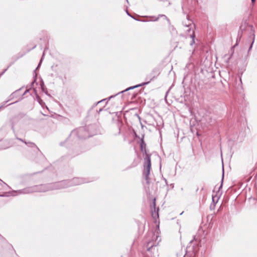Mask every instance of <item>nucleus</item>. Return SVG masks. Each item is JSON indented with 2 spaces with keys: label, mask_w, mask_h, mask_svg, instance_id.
<instances>
[{
  "label": "nucleus",
  "mask_w": 257,
  "mask_h": 257,
  "mask_svg": "<svg viewBox=\"0 0 257 257\" xmlns=\"http://www.w3.org/2000/svg\"><path fill=\"white\" fill-rule=\"evenodd\" d=\"M88 134L86 126L72 131L65 141L60 143V146H65L68 149L67 155L62 158L70 159L80 154L82 152L80 147L76 144V142L78 140L89 138V135Z\"/></svg>",
  "instance_id": "nucleus-1"
},
{
  "label": "nucleus",
  "mask_w": 257,
  "mask_h": 257,
  "mask_svg": "<svg viewBox=\"0 0 257 257\" xmlns=\"http://www.w3.org/2000/svg\"><path fill=\"white\" fill-rule=\"evenodd\" d=\"M49 191H52L51 183L42 184L17 190V195L21 194L32 193L37 192H45Z\"/></svg>",
  "instance_id": "nucleus-2"
},
{
  "label": "nucleus",
  "mask_w": 257,
  "mask_h": 257,
  "mask_svg": "<svg viewBox=\"0 0 257 257\" xmlns=\"http://www.w3.org/2000/svg\"><path fill=\"white\" fill-rule=\"evenodd\" d=\"M155 72V70H154L152 72V73H151L150 75H149L147 78H146V79H148V78H149V80L147 81V82H143L142 83H140V84H137V85H134V86H130L127 88H126L125 90H122V91H121L119 92H118L116 95H119L120 94H122V93H123L125 92H127V91L128 90H133L136 88H137V87H140V86H144V85H147L151 81H152V80H153L156 77V75H155V74H153V73H154Z\"/></svg>",
  "instance_id": "nucleus-3"
},
{
  "label": "nucleus",
  "mask_w": 257,
  "mask_h": 257,
  "mask_svg": "<svg viewBox=\"0 0 257 257\" xmlns=\"http://www.w3.org/2000/svg\"><path fill=\"white\" fill-rule=\"evenodd\" d=\"M144 157L145 162L144 164V170L145 171L146 175H149L150 174V171L151 169V154L148 153L143 155Z\"/></svg>",
  "instance_id": "nucleus-4"
},
{
  "label": "nucleus",
  "mask_w": 257,
  "mask_h": 257,
  "mask_svg": "<svg viewBox=\"0 0 257 257\" xmlns=\"http://www.w3.org/2000/svg\"><path fill=\"white\" fill-rule=\"evenodd\" d=\"M67 182L69 188L74 186L79 185L89 181H87L85 178L75 177L71 179H67Z\"/></svg>",
  "instance_id": "nucleus-5"
},
{
  "label": "nucleus",
  "mask_w": 257,
  "mask_h": 257,
  "mask_svg": "<svg viewBox=\"0 0 257 257\" xmlns=\"http://www.w3.org/2000/svg\"><path fill=\"white\" fill-rule=\"evenodd\" d=\"M51 183L52 191L68 188L67 180H64L61 181H58Z\"/></svg>",
  "instance_id": "nucleus-6"
},
{
  "label": "nucleus",
  "mask_w": 257,
  "mask_h": 257,
  "mask_svg": "<svg viewBox=\"0 0 257 257\" xmlns=\"http://www.w3.org/2000/svg\"><path fill=\"white\" fill-rule=\"evenodd\" d=\"M87 128L89 138L92 137L95 135H96L99 133V127L97 124H91L88 125H86Z\"/></svg>",
  "instance_id": "nucleus-7"
},
{
  "label": "nucleus",
  "mask_w": 257,
  "mask_h": 257,
  "mask_svg": "<svg viewBox=\"0 0 257 257\" xmlns=\"http://www.w3.org/2000/svg\"><path fill=\"white\" fill-rule=\"evenodd\" d=\"M153 240L147 242L146 244L145 245L147 250L152 252V249L154 248V247H156L158 243L156 242V240L157 239L158 236L157 235H155V234H154V236L152 237Z\"/></svg>",
  "instance_id": "nucleus-8"
},
{
  "label": "nucleus",
  "mask_w": 257,
  "mask_h": 257,
  "mask_svg": "<svg viewBox=\"0 0 257 257\" xmlns=\"http://www.w3.org/2000/svg\"><path fill=\"white\" fill-rule=\"evenodd\" d=\"M255 39V35H254V30L251 31L249 33V34L248 36V41L249 42V48L248 50V53L251 50L252 48L253 44L254 42Z\"/></svg>",
  "instance_id": "nucleus-9"
},
{
  "label": "nucleus",
  "mask_w": 257,
  "mask_h": 257,
  "mask_svg": "<svg viewBox=\"0 0 257 257\" xmlns=\"http://www.w3.org/2000/svg\"><path fill=\"white\" fill-rule=\"evenodd\" d=\"M44 55H45V51L43 52L42 58H41L37 68L34 70V77H33V80L31 82V88L33 87V86L34 85L35 83H36V84H38V83L36 82L37 78V74H36V72L37 70L38 69H39V68L40 67V66L41 65V63L43 61V59L44 56Z\"/></svg>",
  "instance_id": "nucleus-10"
},
{
  "label": "nucleus",
  "mask_w": 257,
  "mask_h": 257,
  "mask_svg": "<svg viewBox=\"0 0 257 257\" xmlns=\"http://www.w3.org/2000/svg\"><path fill=\"white\" fill-rule=\"evenodd\" d=\"M144 135H142V137L140 140V150L143 153V155L148 154V150L146 149V144L144 141Z\"/></svg>",
  "instance_id": "nucleus-11"
},
{
  "label": "nucleus",
  "mask_w": 257,
  "mask_h": 257,
  "mask_svg": "<svg viewBox=\"0 0 257 257\" xmlns=\"http://www.w3.org/2000/svg\"><path fill=\"white\" fill-rule=\"evenodd\" d=\"M43 172V170H42V171L34 172L33 173L26 174L23 176V177H24L25 179L28 181H30L31 180L34 179V177L35 176L39 175Z\"/></svg>",
  "instance_id": "nucleus-12"
},
{
  "label": "nucleus",
  "mask_w": 257,
  "mask_h": 257,
  "mask_svg": "<svg viewBox=\"0 0 257 257\" xmlns=\"http://www.w3.org/2000/svg\"><path fill=\"white\" fill-rule=\"evenodd\" d=\"M219 199V197L216 195H212V203L210 205V210H212L215 209V205L217 203Z\"/></svg>",
  "instance_id": "nucleus-13"
},
{
  "label": "nucleus",
  "mask_w": 257,
  "mask_h": 257,
  "mask_svg": "<svg viewBox=\"0 0 257 257\" xmlns=\"http://www.w3.org/2000/svg\"><path fill=\"white\" fill-rule=\"evenodd\" d=\"M187 21L182 22V25L185 28L189 27L191 26L195 27V25L192 24V21L189 18V15L186 16Z\"/></svg>",
  "instance_id": "nucleus-14"
},
{
  "label": "nucleus",
  "mask_w": 257,
  "mask_h": 257,
  "mask_svg": "<svg viewBox=\"0 0 257 257\" xmlns=\"http://www.w3.org/2000/svg\"><path fill=\"white\" fill-rule=\"evenodd\" d=\"M159 207H155L151 208L152 217L155 220H156L159 217Z\"/></svg>",
  "instance_id": "nucleus-15"
},
{
  "label": "nucleus",
  "mask_w": 257,
  "mask_h": 257,
  "mask_svg": "<svg viewBox=\"0 0 257 257\" xmlns=\"http://www.w3.org/2000/svg\"><path fill=\"white\" fill-rule=\"evenodd\" d=\"M30 89H33L35 95V99L37 101V102L39 103V104L40 105L41 103L44 104V102L41 98L40 96L37 93V90L35 88H34V87H32V88H31V87Z\"/></svg>",
  "instance_id": "nucleus-16"
},
{
  "label": "nucleus",
  "mask_w": 257,
  "mask_h": 257,
  "mask_svg": "<svg viewBox=\"0 0 257 257\" xmlns=\"http://www.w3.org/2000/svg\"><path fill=\"white\" fill-rule=\"evenodd\" d=\"M17 140H20V141L24 142L26 145H28L29 147H36L37 149H38V148H37L36 145L34 143H33L29 142L28 143H26V142H24L23 140H22L21 139L18 138V137L17 138Z\"/></svg>",
  "instance_id": "nucleus-17"
},
{
  "label": "nucleus",
  "mask_w": 257,
  "mask_h": 257,
  "mask_svg": "<svg viewBox=\"0 0 257 257\" xmlns=\"http://www.w3.org/2000/svg\"><path fill=\"white\" fill-rule=\"evenodd\" d=\"M190 38L192 39L191 42L190 43V45L192 46L195 43V35L194 33V31H192L191 34H190Z\"/></svg>",
  "instance_id": "nucleus-18"
},
{
  "label": "nucleus",
  "mask_w": 257,
  "mask_h": 257,
  "mask_svg": "<svg viewBox=\"0 0 257 257\" xmlns=\"http://www.w3.org/2000/svg\"><path fill=\"white\" fill-rule=\"evenodd\" d=\"M185 28L186 29V30H185V31L187 33L186 36L190 37V34H191V32H192V31H194L193 30H192V26L187 27Z\"/></svg>",
  "instance_id": "nucleus-19"
},
{
  "label": "nucleus",
  "mask_w": 257,
  "mask_h": 257,
  "mask_svg": "<svg viewBox=\"0 0 257 257\" xmlns=\"http://www.w3.org/2000/svg\"><path fill=\"white\" fill-rule=\"evenodd\" d=\"M224 168L223 167H222V178H221V184H220V186L218 188V191L217 193H219L220 189L221 188H222V187L223 182V179H224Z\"/></svg>",
  "instance_id": "nucleus-20"
},
{
  "label": "nucleus",
  "mask_w": 257,
  "mask_h": 257,
  "mask_svg": "<svg viewBox=\"0 0 257 257\" xmlns=\"http://www.w3.org/2000/svg\"><path fill=\"white\" fill-rule=\"evenodd\" d=\"M106 100V99H102L100 101H98L96 103H95L93 104V105L91 106V107L90 108L89 110V112H90L91 111H92L93 110V109L99 103H101L103 101H104Z\"/></svg>",
  "instance_id": "nucleus-21"
},
{
  "label": "nucleus",
  "mask_w": 257,
  "mask_h": 257,
  "mask_svg": "<svg viewBox=\"0 0 257 257\" xmlns=\"http://www.w3.org/2000/svg\"><path fill=\"white\" fill-rule=\"evenodd\" d=\"M36 45H35L32 47V48L28 49V50H27V51H26L25 53H24V54H20L19 53V54H18V55H17V59H18V58H21V57H23V56L24 54H25L26 53H27V52H29L30 50H32V49H34V48H36Z\"/></svg>",
  "instance_id": "nucleus-22"
},
{
  "label": "nucleus",
  "mask_w": 257,
  "mask_h": 257,
  "mask_svg": "<svg viewBox=\"0 0 257 257\" xmlns=\"http://www.w3.org/2000/svg\"><path fill=\"white\" fill-rule=\"evenodd\" d=\"M143 175L145 177V179L146 181V183L147 184H149L150 183V179H149V175L147 176L146 174L145 173V171H143Z\"/></svg>",
  "instance_id": "nucleus-23"
},
{
  "label": "nucleus",
  "mask_w": 257,
  "mask_h": 257,
  "mask_svg": "<svg viewBox=\"0 0 257 257\" xmlns=\"http://www.w3.org/2000/svg\"><path fill=\"white\" fill-rule=\"evenodd\" d=\"M241 38V36H239V37H237L236 41V44L231 47V49H233L235 47L238 45V43H239Z\"/></svg>",
  "instance_id": "nucleus-24"
},
{
  "label": "nucleus",
  "mask_w": 257,
  "mask_h": 257,
  "mask_svg": "<svg viewBox=\"0 0 257 257\" xmlns=\"http://www.w3.org/2000/svg\"><path fill=\"white\" fill-rule=\"evenodd\" d=\"M41 89L42 91L43 92H44L47 96H50V97L51 96V95L49 93H48V91H47V88H46V86L42 87Z\"/></svg>",
  "instance_id": "nucleus-25"
},
{
  "label": "nucleus",
  "mask_w": 257,
  "mask_h": 257,
  "mask_svg": "<svg viewBox=\"0 0 257 257\" xmlns=\"http://www.w3.org/2000/svg\"><path fill=\"white\" fill-rule=\"evenodd\" d=\"M156 207V199L155 198H154L152 200V203L151 205V208H155Z\"/></svg>",
  "instance_id": "nucleus-26"
},
{
  "label": "nucleus",
  "mask_w": 257,
  "mask_h": 257,
  "mask_svg": "<svg viewBox=\"0 0 257 257\" xmlns=\"http://www.w3.org/2000/svg\"><path fill=\"white\" fill-rule=\"evenodd\" d=\"M233 51L231 53V54L229 56V57L227 58V59L225 61L226 63H229L230 60L231 59V58L233 56Z\"/></svg>",
  "instance_id": "nucleus-27"
},
{
  "label": "nucleus",
  "mask_w": 257,
  "mask_h": 257,
  "mask_svg": "<svg viewBox=\"0 0 257 257\" xmlns=\"http://www.w3.org/2000/svg\"><path fill=\"white\" fill-rule=\"evenodd\" d=\"M133 19H134V20L137 21H140V22H148V21L147 20H142V19H137L135 17H134L133 16H132V17Z\"/></svg>",
  "instance_id": "nucleus-28"
},
{
  "label": "nucleus",
  "mask_w": 257,
  "mask_h": 257,
  "mask_svg": "<svg viewBox=\"0 0 257 257\" xmlns=\"http://www.w3.org/2000/svg\"><path fill=\"white\" fill-rule=\"evenodd\" d=\"M116 95H116V94L115 95H111V96H110L109 97H108V98H106V100H107V102H106V103H107L108 102V101L110 99H111V98H114V97L115 96H116Z\"/></svg>",
  "instance_id": "nucleus-29"
},
{
  "label": "nucleus",
  "mask_w": 257,
  "mask_h": 257,
  "mask_svg": "<svg viewBox=\"0 0 257 257\" xmlns=\"http://www.w3.org/2000/svg\"><path fill=\"white\" fill-rule=\"evenodd\" d=\"M40 85L41 88L42 87H45L44 82L43 80H42V79H41V82H40Z\"/></svg>",
  "instance_id": "nucleus-30"
},
{
  "label": "nucleus",
  "mask_w": 257,
  "mask_h": 257,
  "mask_svg": "<svg viewBox=\"0 0 257 257\" xmlns=\"http://www.w3.org/2000/svg\"><path fill=\"white\" fill-rule=\"evenodd\" d=\"M21 89H22V88H19V89H17V93H20V90H21ZM18 94H17V97H18ZM20 99H21V98H19V99H18V98H17V102H18Z\"/></svg>",
  "instance_id": "nucleus-31"
},
{
  "label": "nucleus",
  "mask_w": 257,
  "mask_h": 257,
  "mask_svg": "<svg viewBox=\"0 0 257 257\" xmlns=\"http://www.w3.org/2000/svg\"><path fill=\"white\" fill-rule=\"evenodd\" d=\"M40 105L42 106V107H43V108H44L45 107L47 108V109H48V107L47 106V105H46L45 103L44 102V104H42L41 103L40 104Z\"/></svg>",
  "instance_id": "nucleus-32"
},
{
  "label": "nucleus",
  "mask_w": 257,
  "mask_h": 257,
  "mask_svg": "<svg viewBox=\"0 0 257 257\" xmlns=\"http://www.w3.org/2000/svg\"><path fill=\"white\" fill-rule=\"evenodd\" d=\"M243 32L241 31H239L237 34V37H239V36H241V38L242 37Z\"/></svg>",
  "instance_id": "nucleus-33"
},
{
  "label": "nucleus",
  "mask_w": 257,
  "mask_h": 257,
  "mask_svg": "<svg viewBox=\"0 0 257 257\" xmlns=\"http://www.w3.org/2000/svg\"><path fill=\"white\" fill-rule=\"evenodd\" d=\"M134 137H135V138H139V139H140V137H139V136H138V135L137 134V133H136V132H134Z\"/></svg>",
  "instance_id": "nucleus-34"
},
{
  "label": "nucleus",
  "mask_w": 257,
  "mask_h": 257,
  "mask_svg": "<svg viewBox=\"0 0 257 257\" xmlns=\"http://www.w3.org/2000/svg\"><path fill=\"white\" fill-rule=\"evenodd\" d=\"M103 110V108H100L98 110H96V113H99L100 112H101L102 110Z\"/></svg>",
  "instance_id": "nucleus-35"
},
{
  "label": "nucleus",
  "mask_w": 257,
  "mask_h": 257,
  "mask_svg": "<svg viewBox=\"0 0 257 257\" xmlns=\"http://www.w3.org/2000/svg\"><path fill=\"white\" fill-rule=\"evenodd\" d=\"M29 91V89H26V90H25L24 92L23 93L22 96L24 95L25 94H26Z\"/></svg>",
  "instance_id": "nucleus-36"
},
{
  "label": "nucleus",
  "mask_w": 257,
  "mask_h": 257,
  "mask_svg": "<svg viewBox=\"0 0 257 257\" xmlns=\"http://www.w3.org/2000/svg\"><path fill=\"white\" fill-rule=\"evenodd\" d=\"M244 28H242V26H240L239 27V31H240L241 32L242 31L243 32V31L244 30Z\"/></svg>",
  "instance_id": "nucleus-37"
},
{
  "label": "nucleus",
  "mask_w": 257,
  "mask_h": 257,
  "mask_svg": "<svg viewBox=\"0 0 257 257\" xmlns=\"http://www.w3.org/2000/svg\"><path fill=\"white\" fill-rule=\"evenodd\" d=\"M135 115H136V116H137V117L139 118V119L140 120H141V117L139 116V115L138 113H136V114H135Z\"/></svg>",
  "instance_id": "nucleus-38"
},
{
  "label": "nucleus",
  "mask_w": 257,
  "mask_h": 257,
  "mask_svg": "<svg viewBox=\"0 0 257 257\" xmlns=\"http://www.w3.org/2000/svg\"><path fill=\"white\" fill-rule=\"evenodd\" d=\"M126 13L127 15L128 16H130V17H132V15H131V14L128 12V11H127V10H126Z\"/></svg>",
  "instance_id": "nucleus-39"
},
{
  "label": "nucleus",
  "mask_w": 257,
  "mask_h": 257,
  "mask_svg": "<svg viewBox=\"0 0 257 257\" xmlns=\"http://www.w3.org/2000/svg\"><path fill=\"white\" fill-rule=\"evenodd\" d=\"M118 132L117 135H120V127L119 126H118Z\"/></svg>",
  "instance_id": "nucleus-40"
},
{
  "label": "nucleus",
  "mask_w": 257,
  "mask_h": 257,
  "mask_svg": "<svg viewBox=\"0 0 257 257\" xmlns=\"http://www.w3.org/2000/svg\"><path fill=\"white\" fill-rule=\"evenodd\" d=\"M164 181H165V182L166 183V184L167 185H168L167 179H166L165 178H164Z\"/></svg>",
  "instance_id": "nucleus-41"
},
{
  "label": "nucleus",
  "mask_w": 257,
  "mask_h": 257,
  "mask_svg": "<svg viewBox=\"0 0 257 257\" xmlns=\"http://www.w3.org/2000/svg\"><path fill=\"white\" fill-rule=\"evenodd\" d=\"M169 91V90L166 92V95H165V97H166V96H167V94H168Z\"/></svg>",
  "instance_id": "nucleus-42"
},
{
  "label": "nucleus",
  "mask_w": 257,
  "mask_h": 257,
  "mask_svg": "<svg viewBox=\"0 0 257 257\" xmlns=\"http://www.w3.org/2000/svg\"><path fill=\"white\" fill-rule=\"evenodd\" d=\"M252 3H254L255 2V0H251Z\"/></svg>",
  "instance_id": "nucleus-43"
},
{
  "label": "nucleus",
  "mask_w": 257,
  "mask_h": 257,
  "mask_svg": "<svg viewBox=\"0 0 257 257\" xmlns=\"http://www.w3.org/2000/svg\"><path fill=\"white\" fill-rule=\"evenodd\" d=\"M42 158H43V159L44 160H45V159H46V158H45V157H44V156H43V155L42 156Z\"/></svg>",
  "instance_id": "nucleus-44"
},
{
  "label": "nucleus",
  "mask_w": 257,
  "mask_h": 257,
  "mask_svg": "<svg viewBox=\"0 0 257 257\" xmlns=\"http://www.w3.org/2000/svg\"><path fill=\"white\" fill-rule=\"evenodd\" d=\"M198 190H199V189H198V188H197V189H196V192H198Z\"/></svg>",
  "instance_id": "nucleus-45"
},
{
  "label": "nucleus",
  "mask_w": 257,
  "mask_h": 257,
  "mask_svg": "<svg viewBox=\"0 0 257 257\" xmlns=\"http://www.w3.org/2000/svg\"><path fill=\"white\" fill-rule=\"evenodd\" d=\"M204 187H202V188H201V190H204Z\"/></svg>",
  "instance_id": "nucleus-46"
},
{
  "label": "nucleus",
  "mask_w": 257,
  "mask_h": 257,
  "mask_svg": "<svg viewBox=\"0 0 257 257\" xmlns=\"http://www.w3.org/2000/svg\"><path fill=\"white\" fill-rule=\"evenodd\" d=\"M192 242H193V240H191V241H190V243H191Z\"/></svg>",
  "instance_id": "nucleus-47"
},
{
  "label": "nucleus",
  "mask_w": 257,
  "mask_h": 257,
  "mask_svg": "<svg viewBox=\"0 0 257 257\" xmlns=\"http://www.w3.org/2000/svg\"><path fill=\"white\" fill-rule=\"evenodd\" d=\"M158 20V18H157L155 21H157Z\"/></svg>",
  "instance_id": "nucleus-48"
},
{
  "label": "nucleus",
  "mask_w": 257,
  "mask_h": 257,
  "mask_svg": "<svg viewBox=\"0 0 257 257\" xmlns=\"http://www.w3.org/2000/svg\"><path fill=\"white\" fill-rule=\"evenodd\" d=\"M41 49H42V46H41Z\"/></svg>",
  "instance_id": "nucleus-49"
},
{
  "label": "nucleus",
  "mask_w": 257,
  "mask_h": 257,
  "mask_svg": "<svg viewBox=\"0 0 257 257\" xmlns=\"http://www.w3.org/2000/svg\"><path fill=\"white\" fill-rule=\"evenodd\" d=\"M126 1L127 3H128V0H126Z\"/></svg>",
  "instance_id": "nucleus-50"
}]
</instances>
